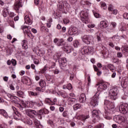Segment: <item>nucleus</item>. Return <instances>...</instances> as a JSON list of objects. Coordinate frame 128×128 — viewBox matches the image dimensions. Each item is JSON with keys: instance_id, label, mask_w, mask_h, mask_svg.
<instances>
[{"instance_id": "de8ad7c7", "label": "nucleus", "mask_w": 128, "mask_h": 128, "mask_svg": "<svg viewBox=\"0 0 128 128\" xmlns=\"http://www.w3.org/2000/svg\"><path fill=\"white\" fill-rule=\"evenodd\" d=\"M35 104L37 105V106H44V103L42 101H40V103L35 102Z\"/></svg>"}, {"instance_id": "c9c22d12", "label": "nucleus", "mask_w": 128, "mask_h": 128, "mask_svg": "<svg viewBox=\"0 0 128 128\" xmlns=\"http://www.w3.org/2000/svg\"><path fill=\"white\" fill-rule=\"evenodd\" d=\"M108 68L109 70H110L111 72H116V70H114V65L109 64L108 66Z\"/></svg>"}, {"instance_id": "0eeeda50", "label": "nucleus", "mask_w": 128, "mask_h": 128, "mask_svg": "<svg viewBox=\"0 0 128 128\" xmlns=\"http://www.w3.org/2000/svg\"><path fill=\"white\" fill-rule=\"evenodd\" d=\"M118 110L121 114H126V112H128V104L126 103H123L120 104L118 106Z\"/></svg>"}, {"instance_id": "2f4dec72", "label": "nucleus", "mask_w": 128, "mask_h": 128, "mask_svg": "<svg viewBox=\"0 0 128 128\" xmlns=\"http://www.w3.org/2000/svg\"><path fill=\"white\" fill-rule=\"evenodd\" d=\"M22 104L24 108H30V101H27L26 102H22Z\"/></svg>"}, {"instance_id": "6e6d98bb", "label": "nucleus", "mask_w": 128, "mask_h": 128, "mask_svg": "<svg viewBox=\"0 0 128 128\" xmlns=\"http://www.w3.org/2000/svg\"><path fill=\"white\" fill-rule=\"evenodd\" d=\"M11 62L13 66H16V60L14 59H12L11 60Z\"/></svg>"}, {"instance_id": "20e7f679", "label": "nucleus", "mask_w": 128, "mask_h": 128, "mask_svg": "<svg viewBox=\"0 0 128 128\" xmlns=\"http://www.w3.org/2000/svg\"><path fill=\"white\" fill-rule=\"evenodd\" d=\"M100 92H96V94L94 96L91 98V101H90V104L94 108L96 106H98V102L99 100H98L100 99Z\"/></svg>"}, {"instance_id": "b1692460", "label": "nucleus", "mask_w": 128, "mask_h": 128, "mask_svg": "<svg viewBox=\"0 0 128 128\" xmlns=\"http://www.w3.org/2000/svg\"><path fill=\"white\" fill-rule=\"evenodd\" d=\"M72 46H66L64 47V51L66 54H70V52H72Z\"/></svg>"}, {"instance_id": "a19ab883", "label": "nucleus", "mask_w": 128, "mask_h": 128, "mask_svg": "<svg viewBox=\"0 0 128 128\" xmlns=\"http://www.w3.org/2000/svg\"><path fill=\"white\" fill-rule=\"evenodd\" d=\"M46 72V66H45L43 69H42L40 72H39V74H45Z\"/></svg>"}, {"instance_id": "338daca9", "label": "nucleus", "mask_w": 128, "mask_h": 128, "mask_svg": "<svg viewBox=\"0 0 128 128\" xmlns=\"http://www.w3.org/2000/svg\"><path fill=\"white\" fill-rule=\"evenodd\" d=\"M94 14L96 18H100V14L98 13H94Z\"/></svg>"}, {"instance_id": "69168bd1", "label": "nucleus", "mask_w": 128, "mask_h": 128, "mask_svg": "<svg viewBox=\"0 0 128 128\" xmlns=\"http://www.w3.org/2000/svg\"><path fill=\"white\" fill-rule=\"evenodd\" d=\"M93 68H94V72H98V67H96V65H94Z\"/></svg>"}, {"instance_id": "72a5a7b5", "label": "nucleus", "mask_w": 128, "mask_h": 128, "mask_svg": "<svg viewBox=\"0 0 128 128\" xmlns=\"http://www.w3.org/2000/svg\"><path fill=\"white\" fill-rule=\"evenodd\" d=\"M68 100L70 102V104H74V102H76V98H68Z\"/></svg>"}, {"instance_id": "6e6552de", "label": "nucleus", "mask_w": 128, "mask_h": 128, "mask_svg": "<svg viewBox=\"0 0 128 128\" xmlns=\"http://www.w3.org/2000/svg\"><path fill=\"white\" fill-rule=\"evenodd\" d=\"M114 120L116 122H117V124H124V122H125L126 120V118L121 116H116L114 118Z\"/></svg>"}, {"instance_id": "13d9d810", "label": "nucleus", "mask_w": 128, "mask_h": 128, "mask_svg": "<svg viewBox=\"0 0 128 128\" xmlns=\"http://www.w3.org/2000/svg\"><path fill=\"white\" fill-rule=\"evenodd\" d=\"M34 63L35 64H40V61L38 60L35 58L34 60Z\"/></svg>"}, {"instance_id": "1a4fd4ad", "label": "nucleus", "mask_w": 128, "mask_h": 128, "mask_svg": "<svg viewBox=\"0 0 128 128\" xmlns=\"http://www.w3.org/2000/svg\"><path fill=\"white\" fill-rule=\"evenodd\" d=\"M81 52L82 54L94 52V48L92 47L84 46L82 48Z\"/></svg>"}, {"instance_id": "ddd939ff", "label": "nucleus", "mask_w": 128, "mask_h": 128, "mask_svg": "<svg viewBox=\"0 0 128 128\" xmlns=\"http://www.w3.org/2000/svg\"><path fill=\"white\" fill-rule=\"evenodd\" d=\"M25 112L28 116H30V118H34V116H38L36 111L30 109H26L25 110Z\"/></svg>"}, {"instance_id": "2eb2a0df", "label": "nucleus", "mask_w": 128, "mask_h": 128, "mask_svg": "<svg viewBox=\"0 0 128 128\" xmlns=\"http://www.w3.org/2000/svg\"><path fill=\"white\" fill-rule=\"evenodd\" d=\"M12 108L14 112V113L13 114L14 118L16 120H20L22 115L18 112L16 108H15L14 106H12Z\"/></svg>"}, {"instance_id": "4be33fe9", "label": "nucleus", "mask_w": 128, "mask_h": 128, "mask_svg": "<svg viewBox=\"0 0 128 128\" xmlns=\"http://www.w3.org/2000/svg\"><path fill=\"white\" fill-rule=\"evenodd\" d=\"M100 28H108V23L106 21H101L100 22Z\"/></svg>"}, {"instance_id": "49530a36", "label": "nucleus", "mask_w": 128, "mask_h": 128, "mask_svg": "<svg viewBox=\"0 0 128 128\" xmlns=\"http://www.w3.org/2000/svg\"><path fill=\"white\" fill-rule=\"evenodd\" d=\"M62 116L64 118H66L67 116H68V112L65 111L63 112Z\"/></svg>"}, {"instance_id": "c03bdc74", "label": "nucleus", "mask_w": 128, "mask_h": 128, "mask_svg": "<svg viewBox=\"0 0 128 128\" xmlns=\"http://www.w3.org/2000/svg\"><path fill=\"white\" fill-rule=\"evenodd\" d=\"M96 38H97L98 42H100V40H101L100 33V32L96 33Z\"/></svg>"}, {"instance_id": "9b49d317", "label": "nucleus", "mask_w": 128, "mask_h": 128, "mask_svg": "<svg viewBox=\"0 0 128 128\" xmlns=\"http://www.w3.org/2000/svg\"><path fill=\"white\" fill-rule=\"evenodd\" d=\"M58 62L60 69L64 70V68L68 65V63H66V58H60L59 59Z\"/></svg>"}, {"instance_id": "f3484780", "label": "nucleus", "mask_w": 128, "mask_h": 128, "mask_svg": "<svg viewBox=\"0 0 128 128\" xmlns=\"http://www.w3.org/2000/svg\"><path fill=\"white\" fill-rule=\"evenodd\" d=\"M39 86L42 88L40 90L42 92H44L46 90V81L44 80L41 79L39 82Z\"/></svg>"}, {"instance_id": "bf43d9fd", "label": "nucleus", "mask_w": 128, "mask_h": 128, "mask_svg": "<svg viewBox=\"0 0 128 128\" xmlns=\"http://www.w3.org/2000/svg\"><path fill=\"white\" fill-rule=\"evenodd\" d=\"M120 32H126V28L122 26L121 28H120Z\"/></svg>"}, {"instance_id": "09e8293b", "label": "nucleus", "mask_w": 128, "mask_h": 128, "mask_svg": "<svg viewBox=\"0 0 128 128\" xmlns=\"http://www.w3.org/2000/svg\"><path fill=\"white\" fill-rule=\"evenodd\" d=\"M36 104V102L34 101H30V105L29 108H34V106Z\"/></svg>"}, {"instance_id": "e433bc0d", "label": "nucleus", "mask_w": 128, "mask_h": 128, "mask_svg": "<svg viewBox=\"0 0 128 128\" xmlns=\"http://www.w3.org/2000/svg\"><path fill=\"white\" fill-rule=\"evenodd\" d=\"M18 96H20V98H24V92L22 91H18L16 94Z\"/></svg>"}, {"instance_id": "4c0bfd02", "label": "nucleus", "mask_w": 128, "mask_h": 128, "mask_svg": "<svg viewBox=\"0 0 128 128\" xmlns=\"http://www.w3.org/2000/svg\"><path fill=\"white\" fill-rule=\"evenodd\" d=\"M60 58V54L58 52H56V54L54 55V60H58Z\"/></svg>"}, {"instance_id": "7ed1b4c3", "label": "nucleus", "mask_w": 128, "mask_h": 128, "mask_svg": "<svg viewBox=\"0 0 128 128\" xmlns=\"http://www.w3.org/2000/svg\"><path fill=\"white\" fill-rule=\"evenodd\" d=\"M118 88L113 87L110 88L108 93L109 98H110L113 100H116L117 98L116 96H118Z\"/></svg>"}, {"instance_id": "393cba45", "label": "nucleus", "mask_w": 128, "mask_h": 128, "mask_svg": "<svg viewBox=\"0 0 128 128\" xmlns=\"http://www.w3.org/2000/svg\"><path fill=\"white\" fill-rule=\"evenodd\" d=\"M22 82H24V84H28V81L29 80L30 82V83L28 84H32L31 79L28 77H24L22 78Z\"/></svg>"}, {"instance_id": "423d86ee", "label": "nucleus", "mask_w": 128, "mask_h": 128, "mask_svg": "<svg viewBox=\"0 0 128 128\" xmlns=\"http://www.w3.org/2000/svg\"><path fill=\"white\" fill-rule=\"evenodd\" d=\"M108 86H110V84H108V82L104 84L98 83L96 84V88L98 86L97 88L98 92H102V90H106V88H108Z\"/></svg>"}, {"instance_id": "473e14b6", "label": "nucleus", "mask_w": 128, "mask_h": 128, "mask_svg": "<svg viewBox=\"0 0 128 128\" xmlns=\"http://www.w3.org/2000/svg\"><path fill=\"white\" fill-rule=\"evenodd\" d=\"M74 109V110H78L80 108H82V105H80V104H76L75 105H74L73 106Z\"/></svg>"}, {"instance_id": "dca6fc26", "label": "nucleus", "mask_w": 128, "mask_h": 128, "mask_svg": "<svg viewBox=\"0 0 128 128\" xmlns=\"http://www.w3.org/2000/svg\"><path fill=\"white\" fill-rule=\"evenodd\" d=\"M22 0H16L15 4H14V8L15 10H18L20 8H22Z\"/></svg>"}, {"instance_id": "c85d7f7f", "label": "nucleus", "mask_w": 128, "mask_h": 128, "mask_svg": "<svg viewBox=\"0 0 128 128\" xmlns=\"http://www.w3.org/2000/svg\"><path fill=\"white\" fill-rule=\"evenodd\" d=\"M22 48H24V50H27L28 48V42L26 40H24L22 42Z\"/></svg>"}, {"instance_id": "3c124183", "label": "nucleus", "mask_w": 128, "mask_h": 128, "mask_svg": "<svg viewBox=\"0 0 128 128\" xmlns=\"http://www.w3.org/2000/svg\"><path fill=\"white\" fill-rule=\"evenodd\" d=\"M96 26V25L94 24H89L88 25V28H94Z\"/></svg>"}, {"instance_id": "5fc2aeb1", "label": "nucleus", "mask_w": 128, "mask_h": 128, "mask_svg": "<svg viewBox=\"0 0 128 128\" xmlns=\"http://www.w3.org/2000/svg\"><path fill=\"white\" fill-rule=\"evenodd\" d=\"M111 26H112V28H116V22H111Z\"/></svg>"}, {"instance_id": "39448f33", "label": "nucleus", "mask_w": 128, "mask_h": 128, "mask_svg": "<svg viewBox=\"0 0 128 128\" xmlns=\"http://www.w3.org/2000/svg\"><path fill=\"white\" fill-rule=\"evenodd\" d=\"M81 38L83 42L86 44H90L94 40V37L92 35H84L81 37Z\"/></svg>"}, {"instance_id": "8fccbe9b", "label": "nucleus", "mask_w": 128, "mask_h": 128, "mask_svg": "<svg viewBox=\"0 0 128 128\" xmlns=\"http://www.w3.org/2000/svg\"><path fill=\"white\" fill-rule=\"evenodd\" d=\"M67 90H72V84H67Z\"/></svg>"}, {"instance_id": "f8f14e48", "label": "nucleus", "mask_w": 128, "mask_h": 128, "mask_svg": "<svg viewBox=\"0 0 128 128\" xmlns=\"http://www.w3.org/2000/svg\"><path fill=\"white\" fill-rule=\"evenodd\" d=\"M54 42L58 46H66V42L62 38L58 39L56 38L54 40Z\"/></svg>"}, {"instance_id": "7c9ffc66", "label": "nucleus", "mask_w": 128, "mask_h": 128, "mask_svg": "<svg viewBox=\"0 0 128 128\" xmlns=\"http://www.w3.org/2000/svg\"><path fill=\"white\" fill-rule=\"evenodd\" d=\"M46 104H50V106H52V104H54V102H52V100H50V98H46L45 100Z\"/></svg>"}, {"instance_id": "5701e85b", "label": "nucleus", "mask_w": 128, "mask_h": 128, "mask_svg": "<svg viewBox=\"0 0 128 128\" xmlns=\"http://www.w3.org/2000/svg\"><path fill=\"white\" fill-rule=\"evenodd\" d=\"M34 124L37 128H42V126L40 124V121L36 119H34Z\"/></svg>"}, {"instance_id": "c756f323", "label": "nucleus", "mask_w": 128, "mask_h": 128, "mask_svg": "<svg viewBox=\"0 0 128 128\" xmlns=\"http://www.w3.org/2000/svg\"><path fill=\"white\" fill-rule=\"evenodd\" d=\"M100 8L104 10H106L108 8V6L106 5V4L104 2H100Z\"/></svg>"}, {"instance_id": "37998d69", "label": "nucleus", "mask_w": 128, "mask_h": 128, "mask_svg": "<svg viewBox=\"0 0 128 128\" xmlns=\"http://www.w3.org/2000/svg\"><path fill=\"white\" fill-rule=\"evenodd\" d=\"M24 124H27L29 126H32V121L30 120H28L24 122Z\"/></svg>"}, {"instance_id": "0e129e2a", "label": "nucleus", "mask_w": 128, "mask_h": 128, "mask_svg": "<svg viewBox=\"0 0 128 128\" xmlns=\"http://www.w3.org/2000/svg\"><path fill=\"white\" fill-rule=\"evenodd\" d=\"M117 56L118 58H122V52H120L117 54Z\"/></svg>"}, {"instance_id": "4d7b16f0", "label": "nucleus", "mask_w": 128, "mask_h": 128, "mask_svg": "<svg viewBox=\"0 0 128 128\" xmlns=\"http://www.w3.org/2000/svg\"><path fill=\"white\" fill-rule=\"evenodd\" d=\"M53 72L54 74H60V70L58 69H55L54 70H53Z\"/></svg>"}, {"instance_id": "aec40b11", "label": "nucleus", "mask_w": 128, "mask_h": 128, "mask_svg": "<svg viewBox=\"0 0 128 128\" xmlns=\"http://www.w3.org/2000/svg\"><path fill=\"white\" fill-rule=\"evenodd\" d=\"M86 94H80L79 98V102L82 104L86 102Z\"/></svg>"}, {"instance_id": "a18cd8bd", "label": "nucleus", "mask_w": 128, "mask_h": 128, "mask_svg": "<svg viewBox=\"0 0 128 128\" xmlns=\"http://www.w3.org/2000/svg\"><path fill=\"white\" fill-rule=\"evenodd\" d=\"M52 56V50L48 49L47 52V56Z\"/></svg>"}, {"instance_id": "4468645a", "label": "nucleus", "mask_w": 128, "mask_h": 128, "mask_svg": "<svg viewBox=\"0 0 128 128\" xmlns=\"http://www.w3.org/2000/svg\"><path fill=\"white\" fill-rule=\"evenodd\" d=\"M90 118V115L84 116V115H78L74 118V120H78L80 122H84L86 120Z\"/></svg>"}, {"instance_id": "412c9836", "label": "nucleus", "mask_w": 128, "mask_h": 128, "mask_svg": "<svg viewBox=\"0 0 128 128\" xmlns=\"http://www.w3.org/2000/svg\"><path fill=\"white\" fill-rule=\"evenodd\" d=\"M0 114L2 116L5 118H8V112L4 110L0 109Z\"/></svg>"}, {"instance_id": "f257e3e1", "label": "nucleus", "mask_w": 128, "mask_h": 128, "mask_svg": "<svg viewBox=\"0 0 128 128\" xmlns=\"http://www.w3.org/2000/svg\"><path fill=\"white\" fill-rule=\"evenodd\" d=\"M104 106H105V110L108 114H112L114 112V104L110 102L108 100H105L104 102Z\"/></svg>"}, {"instance_id": "ea45409f", "label": "nucleus", "mask_w": 128, "mask_h": 128, "mask_svg": "<svg viewBox=\"0 0 128 128\" xmlns=\"http://www.w3.org/2000/svg\"><path fill=\"white\" fill-rule=\"evenodd\" d=\"M73 44L74 48H78V46H80V43L78 42V41L74 40V41Z\"/></svg>"}, {"instance_id": "6ab92c4d", "label": "nucleus", "mask_w": 128, "mask_h": 128, "mask_svg": "<svg viewBox=\"0 0 128 128\" xmlns=\"http://www.w3.org/2000/svg\"><path fill=\"white\" fill-rule=\"evenodd\" d=\"M30 26H21V28H22L24 34H27L28 36H30V31L28 30Z\"/></svg>"}, {"instance_id": "e2e57ef3", "label": "nucleus", "mask_w": 128, "mask_h": 128, "mask_svg": "<svg viewBox=\"0 0 128 128\" xmlns=\"http://www.w3.org/2000/svg\"><path fill=\"white\" fill-rule=\"evenodd\" d=\"M2 32H4V27L2 25L0 24V34H2Z\"/></svg>"}, {"instance_id": "052dcab7", "label": "nucleus", "mask_w": 128, "mask_h": 128, "mask_svg": "<svg viewBox=\"0 0 128 128\" xmlns=\"http://www.w3.org/2000/svg\"><path fill=\"white\" fill-rule=\"evenodd\" d=\"M113 9H114V6L112 4L109 5L108 7V10H110V12H112V10Z\"/></svg>"}, {"instance_id": "58836bf2", "label": "nucleus", "mask_w": 128, "mask_h": 128, "mask_svg": "<svg viewBox=\"0 0 128 128\" xmlns=\"http://www.w3.org/2000/svg\"><path fill=\"white\" fill-rule=\"evenodd\" d=\"M113 40H116V42H120V36H114L112 37Z\"/></svg>"}, {"instance_id": "680f3d73", "label": "nucleus", "mask_w": 128, "mask_h": 128, "mask_svg": "<svg viewBox=\"0 0 128 128\" xmlns=\"http://www.w3.org/2000/svg\"><path fill=\"white\" fill-rule=\"evenodd\" d=\"M8 128V125L6 124H0V128Z\"/></svg>"}, {"instance_id": "f03ea898", "label": "nucleus", "mask_w": 128, "mask_h": 128, "mask_svg": "<svg viewBox=\"0 0 128 128\" xmlns=\"http://www.w3.org/2000/svg\"><path fill=\"white\" fill-rule=\"evenodd\" d=\"M80 16L82 22L84 24H88L90 19L88 18V10L85 9L84 10L81 11Z\"/></svg>"}, {"instance_id": "9d476101", "label": "nucleus", "mask_w": 128, "mask_h": 128, "mask_svg": "<svg viewBox=\"0 0 128 128\" xmlns=\"http://www.w3.org/2000/svg\"><path fill=\"white\" fill-rule=\"evenodd\" d=\"M24 20V23L26 24H28L29 26L32 24V14H28L25 15Z\"/></svg>"}, {"instance_id": "774afa93", "label": "nucleus", "mask_w": 128, "mask_h": 128, "mask_svg": "<svg viewBox=\"0 0 128 128\" xmlns=\"http://www.w3.org/2000/svg\"><path fill=\"white\" fill-rule=\"evenodd\" d=\"M94 128H102V125L100 124L96 126Z\"/></svg>"}, {"instance_id": "a211bd4d", "label": "nucleus", "mask_w": 128, "mask_h": 128, "mask_svg": "<svg viewBox=\"0 0 128 128\" xmlns=\"http://www.w3.org/2000/svg\"><path fill=\"white\" fill-rule=\"evenodd\" d=\"M78 32V28L76 27L70 28L68 30V34L70 36H74Z\"/></svg>"}, {"instance_id": "bb28decb", "label": "nucleus", "mask_w": 128, "mask_h": 128, "mask_svg": "<svg viewBox=\"0 0 128 128\" xmlns=\"http://www.w3.org/2000/svg\"><path fill=\"white\" fill-rule=\"evenodd\" d=\"M3 12V16L4 18H6L8 16V8H4L2 11Z\"/></svg>"}, {"instance_id": "864d4df0", "label": "nucleus", "mask_w": 128, "mask_h": 128, "mask_svg": "<svg viewBox=\"0 0 128 128\" xmlns=\"http://www.w3.org/2000/svg\"><path fill=\"white\" fill-rule=\"evenodd\" d=\"M123 18H125V20H128V13L125 12L123 14Z\"/></svg>"}, {"instance_id": "79ce46f5", "label": "nucleus", "mask_w": 128, "mask_h": 128, "mask_svg": "<svg viewBox=\"0 0 128 128\" xmlns=\"http://www.w3.org/2000/svg\"><path fill=\"white\" fill-rule=\"evenodd\" d=\"M63 22L64 24H70V20H68V18H64L63 20Z\"/></svg>"}, {"instance_id": "f704fd0d", "label": "nucleus", "mask_w": 128, "mask_h": 128, "mask_svg": "<svg viewBox=\"0 0 128 128\" xmlns=\"http://www.w3.org/2000/svg\"><path fill=\"white\" fill-rule=\"evenodd\" d=\"M28 94L30 96H38V94L37 92H34L30 91L28 92Z\"/></svg>"}, {"instance_id": "a878e982", "label": "nucleus", "mask_w": 128, "mask_h": 128, "mask_svg": "<svg viewBox=\"0 0 128 128\" xmlns=\"http://www.w3.org/2000/svg\"><path fill=\"white\" fill-rule=\"evenodd\" d=\"M99 112L98 110H93L92 111V117L98 118V116Z\"/></svg>"}, {"instance_id": "603ef678", "label": "nucleus", "mask_w": 128, "mask_h": 128, "mask_svg": "<svg viewBox=\"0 0 128 128\" xmlns=\"http://www.w3.org/2000/svg\"><path fill=\"white\" fill-rule=\"evenodd\" d=\"M38 50H40V48H38V47L36 46L35 47L34 49H33V52H36V54H38Z\"/></svg>"}, {"instance_id": "cd10ccee", "label": "nucleus", "mask_w": 128, "mask_h": 128, "mask_svg": "<svg viewBox=\"0 0 128 128\" xmlns=\"http://www.w3.org/2000/svg\"><path fill=\"white\" fill-rule=\"evenodd\" d=\"M45 52H46V50L42 48V49L38 50V56H43Z\"/></svg>"}]
</instances>
